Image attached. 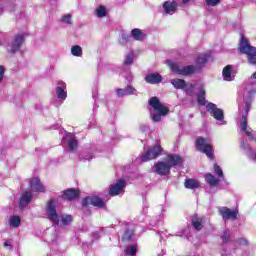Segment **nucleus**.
Listing matches in <instances>:
<instances>
[{"label":"nucleus","mask_w":256,"mask_h":256,"mask_svg":"<svg viewBox=\"0 0 256 256\" xmlns=\"http://www.w3.org/2000/svg\"><path fill=\"white\" fill-rule=\"evenodd\" d=\"M208 58L209 56H207V54H200L196 60L197 67L193 65H189L181 68V66H179V63L173 62V61H168V66L170 67L172 73H175V75L188 76L196 73L197 69H201L205 67V64L207 63Z\"/></svg>","instance_id":"obj_1"},{"label":"nucleus","mask_w":256,"mask_h":256,"mask_svg":"<svg viewBox=\"0 0 256 256\" xmlns=\"http://www.w3.org/2000/svg\"><path fill=\"white\" fill-rule=\"evenodd\" d=\"M148 105H150V107L157 112L156 114L152 115V121L154 123H159V121H161V117H167V115H169V107L164 106L157 96L151 97L148 100Z\"/></svg>","instance_id":"obj_2"},{"label":"nucleus","mask_w":256,"mask_h":256,"mask_svg":"<svg viewBox=\"0 0 256 256\" xmlns=\"http://www.w3.org/2000/svg\"><path fill=\"white\" fill-rule=\"evenodd\" d=\"M239 51L242 55H246L250 65H256V47L249 44V39L241 36L239 43Z\"/></svg>","instance_id":"obj_3"},{"label":"nucleus","mask_w":256,"mask_h":256,"mask_svg":"<svg viewBox=\"0 0 256 256\" xmlns=\"http://www.w3.org/2000/svg\"><path fill=\"white\" fill-rule=\"evenodd\" d=\"M196 149L203 153L210 159V161L215 160V148H213V144L207 142V138L198 137L195 140Z\"/></svg>","instance_id":"obj_4"},{"label":"nucleus","mask_w":256,"mask_h":256,"mask_svg":"<svg viewBox=\"0 0 256 256\" xmlns=\"http://www.w3.org/2000/svg\"><path fill=\"white\" fill-rule=\"evenodd\" d=\"M163 153V147L161 145H155L146 151L145 154L141 156L142 163H147V161H153V159H157V157L161 156Z\"/></svg>","instance_id":"obj_5"},{"label":"nucleus","mask_w":256,"mask_h":256,"mask_svg":"<svg viewBox=\"0 0 256 256\" xmlns=\"http://www.w3.org/2000/svg\"><path fill=\"white\" fill-rule=\"evenodd\" d=\"M81 204L82 207H89V205H92V207H97L98 209H105L106 207L105 201L99 196H87L82 199Z\"/></svg>","instance_id":"obj_6"},{"label":"nucleus","mask_w":256,"mask_h":256,"mask_svg":"<svg viewBox=\"0 0 256 256\" xmlns=\"http://www.w3.org/2000/svg\"><path fill=\"white\" fill-rule=\"evenodd\" d=\"M46 213L49 221H52L54 225H59V214H57V206L55 205V200L50 199L47 203Z\"/></svg>","instance_id":"obj_7"},{"label":"nucleus","mask_w":256,"mask_h":256,"mask_svg":"<svg viewBox=\"0 0 256 256\" xmlns=\"http://www.w3.org/2000/svg\"><path fill=\"white\" fill-rule=\"evenodd\" d=\"M219 215H221L224 221H235L237 220V216L239 215V210H231L228 207L219 208Z\"/></svg>","instance_id":"obj_8"},{"label":"nucleus","mask_w":256,"mask_h":256,"mask_svg":"<svg viewBox=\"0 0 256 256\" xmlns=\"http://www.w3.org/2000/svg\"><path fill=\"white\" fill-rule=\"evenodd\" d=\"M206 109L208 113H210L211 117H214L216 121H223V119H225L223 111L217 108V105L210 102L206 105Z\"/></svg>","instance_id":"obj_9"},{"label":"nucleus","mask_w":256,"mask_h":256,"mask_svg":"<svg viewBox=\"0 0 256 256\" xmlns=\"http://www.w3.org/2000/svg\"><path fill=\"white\" fill-rule=\"evenodd\" d=\"M125 189V179H119L115 184L109 186V196L117 197Z\"/></svg>","instance_id":"obj_10"},{"label":"nucleus","mask_w":256,"mask_h":256,"mask_svg":"<svg viewBox=\"0 0 256 256\" xmlns=\"http://www.w3.org/2000/svg\"><path fill=\"white\" fill-rule=\"evenodd\" d=\"M80 195H81V190L68 188L63 191L61 197L62 199H67L68 201H75V199H79Z\"/></svg>","instance_id":"obj_11"},{"label":"nucleus","mask_w":256,"mask_h":256,"mask_svg":"<svg viewBox=\"0 0 256 256\" xmlns=\"http://www.w3.org/2000/svg\"><path fill=\"white\" fill-rule=\"evenodd\" d=\"M24 41H25V37L21 34H17L12 41L9 52L12 54L17 53V51L21 49V46L23 45Z\"/></svg>","instance_id":"obj_12"},{"label":"nucleus","mask_w":256,"mask_h":256,"mask_svg":"<svg viewBox=\"0 0 256 256\" xmlns=\"http://www.w3.org/2000/svg\"><path fill=\"white\" fill-rule=\"evenodd\" d=\"M166 163L172 167H179V165H183V157L175 154H168L166 157Z\"/></svg>","instance_id":"obj_13"},{"label":"nucleus","mask_w":256,"mask_h":256,"mask_svg":"<svg viewBox=\"0 0 256 256\" xmlns=\"http://www.w3.org/2000/svg\"><path fill=\"white\" fill-rule=\"evenodd\" d=\"M30 187L36 193H45V186L41 183V179L37 177L30 179Z\"/></svg>","instance_id":"obj_14"},{"label":"nucleus","mask_w":256,"mask_h":256,"mask_svg":"<svg viewBox=\"0 0 256 256\" xmlns=\"http://www.w3.org/2000/svg\"><path fill=\"white\" fill-rule=\"evenodd\" d=\"M156 173L158 175H169L171 173V168L167 162L159 161L155 165Z\"/></svg>","instance_id":"obj_15"},{"label":"nucleus","mask_w":256,"mask_h":256,"mask_svg":"<svg viewBox=\"0 0 256 256\" xmlns=\"http://www.w3.org/2000/svg\"><path fill=\"white\" fill-rule=\"evenodd\" d=\"M190 223L196 231H201V229H203V223H205V218L199 217V215L194 214L191 218Z\"/></svg>","instance_id":"obj_16"},{"label":"nucleus","mask_w":256,"mask_h":256,"mask_svg":"<svg viewBox=\"0 0 256 256\" xmlns=\"http://www.w3.org/2000/svg\"><path fill=\"white\" fill-rule=\"evenodd\" d=\"M31 199H33V194L29 191H25L22 196L20 197L19 200V208L20 209H25L31 203Z\"/></svg>","instance_id":"obj_17"},{"label":"nucleus","mask_w":256,"mask_h":256,"mask_svg":"<svg viewBox=\"0 0 256 256\" xmlns=\"http://www.w3.org/2000/svg\"><path fill=\"white\" fill-rule=\"evenodd\" d=\"M145 81H146V83H149L150 85H157V84L161 83V81H163V76H161V74H159V73L148 74L145 77Z\"/></svg>","instance_id":"obj_18"},{"label":"nucleus","mask_w":256,"mask_h":256,"mask_svg":"<svg viewBox=\"0 0 256 256\" xmlns=\"http://www.w3.org/2000/svg\"><path fill=\"white\" fill-rule=\"evenodd\" d=\"M163 9L166 14L175 13V11H177V2H175V0L166 1L163 4Z\"/></svg>","instance_id":"obj_19"},{"label":"nucleus","mask_w":256,"mask_h":256,"mask_svg":"<svg viewBox=\"0 0 256 256\" xmlns=\"http://www.w3.org/2000/svg\"><path fill=\"white\" fill-rule=\"evenodd\" d=\"M205 95L207 92L205 91V87L200 86L199 92L197 93V103L200 107H204L206 105L207 100L205 99Z\"/></svg>","instance_id":"obj_20"},{"label":"nucleus","mask_w":256,"mask_h":256,"mask_svg":"<svg viewBox=\"0 0 256 256\" xmlns=\"http://www.w3.org/2000/svg\"><path fill=\"white\" fill-rule=\"evenodd\" d=\"M131 35L135 41H145L147 38V34L143 33V31L139 28L132 29Z\"/></svg>","instance_id":"obj_21"},{"label":"nucleus","mask_w":256,"mask_h":256,"mask_svg":"<svg viewBox=\"0 0 256 256\" xmlns=\"http://www.w3.org/2000/svg\"><path fill=\"white\" fill-rule=\"evenodd\" d=\"M231 73H233V66L227 65L222 70V77L224 81H233V78L231 77Z\"/></svg>","instance_id":"obj_22"},{"label":"nucleus","mask_w":256,"mask_h":256,"mask_svg":"<svg viewBox=\"0 0 256 256\" xmlns=\"http://www.w3.org/2000/svg\"><path fill=\"white\" fill-rule=\"evenodd\" d=\"M184 186L186 189H199L200 184H199V181L188 178L185 180Z\"/></svg>","instance_id":"obj_23"},{"label":"nucleus","mask_w":256,"mask_h":256,"mask_svg":"<svg viewBox=\"0 0 256 256\" xmlns=\"http://www.w3.org/2000/svg\"><path fill=\"white\" fill-rule=\"evenodd\" d=\"M171 84L175 89H185L187 87V82L179 78L172 79Z\"/></svg>","instance_id":"obj_24"},{"label":"nucleus","mask_w":256,"mask_h":256,"mask_svg":"<svg viewBox=\"0 0 256 256\" xmlns=\"http://www.w3.org/2000/svg\"><path fill=\"white\" fill-rule=\"evenodd\" d=\"M206 182L210 187H217V185H219V179L215 178L211 173L206 174Z\"/></svg>","instance_id":"obj_25"},{"label":"nucleus","mask_w":256,"mask_h":256,"mask_svg":"<svg viewBox=\"0 0 256 256\" xmlns=\"http://www.w3.org/2000/svg\"><path fill=\"white\" fill-rule=\"evenodd\" d=\"M240 129L248 136L251 135V132L247 130V115H242V121L240 123Z\"/></svg>","instance_id":"obj_26"},{"label":"nucleus","mask_w":256,"mask_h":256,"mask_svg":"<svg viewBox=\"0 0 256 256\" xmlns=\"http://www.w3.org/2000/svg\"><path fill=\"white\" fill-rule=\"evenodd\" d=\"M71 53L74 57H81L83 55V49L79 45L72 46Z\"/></svg>","instance_id":"obj_27"},{"label":"nucleus","mask_w":256,"mask_h":256,"mask_svg":"<svg viewBox=\"0 0 256 256\" xmlns=\"http://www.w3.org/2000/svg\"><path fill=\"white\" fill-rule=\"evenodd\" d=\"M9 225H11V227H19V225H21V218L19 216H12L9 219Z\"/></svg>","instance_id":"obj_28"},{"label":"nucleus","mask_w":256,"mask_h":256,"mask_svg":"<svg viewBox=\"0 0 256 256\" xmlns=\"http://www.w3.org/2000/svg\"><path fill=\"white\" fill-rule=\"evenodd\" d=\"M56 95L58 99H67V92H65V89H63V87L56 88Z\"/></svg>","instance_id":"obj_29"},{"label":"nucleus","mask_w":256,"mask_h":256,"mask_svg":"<svg viewBox=\"0 0 256 256\" xmlns=\"http://www.w3.org/2000/svg\"><path fill=\"white\" fill-rule=\"evenodd\" d=\"M96 15H97V17H99V18L106 17V16H107V9H105L104 6H99V7L96 9Z\"/></svg>","instance_id":"obj_30"},{"label":"nucleus","mask_w":256,"mask_h":256,"mask_svg":"<svg viewBox=\"0 0 256 256\" xmlns=\"http://www.w3.org/2000/svg\"><path fill=\"white\" fill-rule=\"evenodd\" d=\"M78 145H79V144H78L76 138H71V139L68 141V148L70 149V151H75V149H77Z\"/></svg>","instance_id":"obj_31"},{"label":"nucleus","mask_w":256,"mask_h":256,"mask_svg":"<svg viewBox=\"0 0 256 256\" xmlns=\"http://www.w3.org/2000/svg\"><path fill=\"white\" fill-rule=\"evenodd\" d=\"M125 253H126V255H129V256H136L137 255V246H128L125 249Z\"/></svg>","instance_id":"obj_32"},{"label":"nucleus","mask_w":256,"mask_h":256,"mask_svg":"<svg viewBox=\"0 0 256 256\" xmlns=\"http://www.w3.org/2000/svg\"><path fill=\"white\" fill-rule=\"evenodd\" d=\"M184 91L191 97L192 95H195V86L193 84H187Z\"/></svg>","instance_id":"obj_33"},{"label":"nucleus","mask_w":256,"mask_h":256,"mask_svg":"<svg viewBox=\"0 0 256 256\" xmlns=\"http://www.w3.org/2000/svg\"><path fill=\"white\" fill-rule=\"evenodd\" d=\"M62 224L63 225H71L73 223V216L71 215H62Z\"/></svg>","instance_id":"obj_34"},{"label":"nucleus","mask_w":256,"mask_h":256,"mask_svg":"<svg viewBox=\"0 0 256 256\" xmlns=\"http://www.w3.org/2000/svg\"><path fill=\"white\" fill-rule=\"evenodd\" d=\"M222 239V243H229V241H231V233L229 232V230H225L221 236Z\"/></svg>","instance_id":"obj_35"},{"label":"nucleus","mask_w":256,"mask_h":256,"mask_svg":"<svg viewBox=\"0 0 256 256\" xmlns=\"http://www.w3.org/2000/svg\"><path fill=\"white\" fill-rule=\"evenodd\" d=\"M133 239V232L131 230H126L122 236V241L127 242Z\"/></svg>","instance_id":"obj_36"},{"label":"nucleus","mask_w":256,"mask_h":256,"mask_svg":"<svg viewBox=\"0 0 256 256\" xmlns=\"http://www.w3.org/2000/svg\"><path fill=\"white\" fill-rule=\"evenodd\" d=\"M214 171L218 177H223V170L221 169V166L217 163L214 164Z\"/></svg>","instance_id":"obj_37"},{"label":"nucleus","mask_w":256,"mask_h":256,"mask_svg":"<svg viewBox=\"0 0 256 256\" xmlns=\"http://www.w3.org/2000/svg\"><path fill=\"white\" fill-rule=\"evenodd\" d=\"M219 3H221V0H206V4L209 7H217V5H219Z\"/></svg>","instance_id":"obj_38"},{"label":"nucleus","mask_w":256,"mask_h":256,"mask_svg":"<svg viewBox=\"0 0 256 256\" xmlns=\"http://www.w3.org/2000/svg\"><path fill=\"white\" fill-rule=\"evenodd\" d=\"M125 95H133L135 93V88L133 86H127L125 89Z\"/></svg>","instance_id":"obj_39"},{"label":"nucleus","mask_w":256,"mask_h":256,"mask_svg":"<svg viewBox=\"0 0 256 256\" xmlns=\"http://www.w3.org/2000/svg\"><path fill=\"white\" fill-rule=\"evenodd\" d=\"M62 23H67L68 25L71 24V14H67L62 17Z\"/></svg>","instance_id":"obj_40"},{"label":"nucleus","mask_w":256,"mask_h":256,"mask_svg":"<svg viewBox=\"0 0 256 256\" xmlns=\"http://www.w3.org/2000/svg\"><path fill=\"white\" fill-rule=\"evenodd\" d=\"M124 65H133V57L131 55H126Z\"/></svg>","instance_id":"obj_41"},{"label":"nucleus","mask_w":256,"mask_h":256,"mask_svg":"<svg viewBox=\"0 0 256 256\" xmlns=\"http://www.w3.org/2000/svg\"><path fill=\"white\" fill-rule=\"evenodd\" d=\"M238 245H245L248 246L249 245V240H247L246 238H239L237 240Z\"/></svg>","instance_id":"obj_42"},{"label":"nucleus","mask_w":256,"mask_h":256,"mask_svg":"<svg viewBox=\"0 0 256 256\" xmlns=\"http://www.w3.org/2000/svg\"><path fill=\"white\" fill-rule=\"evenodd\" d=\"M3 77H5V67L0 65V83L3 81Z\"/></svg>","instance_id":"obj_43"},{"label":"nucleus","mask_w":256,"mask_h":256,"mask_svg":"<svg viewBox=\"0 0 256 256\" xmlns=\"http://www.w3.org/2000/svg\"><path fill=\"white\" fill-rule=\"evenodd\" d=\"M244 111H245V113H246L245 115L247 117V115H249V111H251V104L246 103L245 107H244Z\"/></svg>","instance_id":"obj_44"},{"label":"nucleus","mask_w":256,"mask_h":256,"mask_svg":"<svg viewBox=\"0 0 256 256\" xmlns=\"http://www.w3.org/2000/svg\"><path fill=\"white\" fill-rule=\"evenodd\" d=\"M117 95L119 96V97H123V96H125V89H118L117 90Z\"/></svg>","instance_id":"obj_45"},{"label":"nucleus","mask_w":256,"mask_h":256,"mask_svg":"<svg viewBox=\"0 0 256 256\" xmlns=\"http://www.w3.org/2000/svg\"><path fill=\"white\" fill-rule=\"evenodd\" d=\"M3 247H11V241L4 242Z\"/></svg>","instance_id":"obj_46"},{"label":"nucleus","mask_w":256,"mask_h":256,"mask_svg":"<svg viewBox=\"0 0 256 256\" xmlns=\"http://www.w3.org/2000/svg\"><path fill=\"white\" fill-rule=\"evenodd\" d=\"M252 79H255V80H256V71L253 73Z\"/></svg>","instance_id":"obj_47"},{"label":"nucleus","mask_w":256,"mask_h":256,"mask_svg":"<svg viewBox=\"0 0 256 256\" xmlns=\"http://www.w3.org/2000/svg\"><path fill=\"white\" fill-rule=\"evenodd\" d=\"M183 1V3H189V1H191V0H182Z\"/></svg>","instance_id":"obj_48"},{"label":"nucleus","mask_w":256,"mask_h":256,"mask_svg":"<svg viewBox=\"0 0 256 256\" xmlns=\"http://www.w3.org/2000/svg\"><path fill=\"white\" fill-rule=\"evenodd\" d=\"M3 13V8L0 7V15Z\"/></svg>","instance_id":"obj_49"},{"label":"nucleus","mask_w":256,"mask_h":256,"mask_svg":"<svg viewBox=\"0 0 256 256\" xmlns=\"http://www.w3.org/2000/svg\"><path fill=\"white\" fill-rule=\"evenodd\" d=\"M255 143H256V138L254 139Z\"/></svg>","instance_id":"obj_50"}]
</instances>
